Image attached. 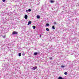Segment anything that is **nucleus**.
Listing matches in <instances>:
<instances>
[{"instance_id": "obj_1", "label": "nucleus", "mask_w": 79, "mask_h": 79, "mask_svg": "<svg viewBox=\"0 0 79 79\" xmlns=\"http://www.w3.org/2000/svg\"><path fill=\"white\" fill-rule=\"evenodd\" d=\"M37 69V66H35L33 67L32 69H31L33 70H35V69Z\"/></svg>"}, {"instance_id": "obj_2", "label": "nucleus", "mask_w": 79, "mask_h": 79, "mask_svg": "<svg viewBox=\"0 0 79 79\" xmlns=\"http://www.w3.org/2000/svg\"><path fill=\"white\" fill-rule=\"evenodd\" d=\"M18 32L15 31H13V32L12 33V34L15 35V34H18Z\"/></svg>"}, {"instance_id": "obj_3", "label": "nucleus", "mask_w": 79, "mask_h": 79, "mask_svg": "<svg viewBox=\"0 0 79 79\" xmlns=\"http://www.w3.org/2000/svg\"><path fill=\"white\" fill-rule=\"evenodd\" d=\"M24 18L25 19H27V15H25Z\"/></svg>"}, {"instance_id": "obj_4", "label": "nucleus", "mask_w": 79, "mask_h": 79, "mask_svg": "<svg viewBox=\"0 0 79 79\" xmlns=\"http://www.w3.org/2000/svg\"><path fill=\"white\" fill-rule=\"evenodd\" d=\"M32 22H31V21H29V22L28 23V25H29V24H30Z\"/></svg>"}, {"instance_id": "obj_5", "label": "nucleus", "mask_w": 79, "mask_h": 79, "mask_svg": "<svg viewBox=\"0 0 79 79\" xmlns=\"http://www.w3.org/2000/svg\"><path fill=\"white\" fill-rule=\"evenodd\" d=\"M32 27H33V29H35V26H32Z\"/></svg>"}, {"instance_id": "obj_6", "label": "nucleus", "mask_w": 79, "mask_h": 79, "mask_svg": "<svg viewBox=\"0 0 79 79\" xmlns=\"http://www.w3.org/2000/svg\"><path fill=\"white\" fill-rule=\"evenodd\" d=\"M46 30L47 31H49L50 30H49V29L48 28H46Z\"/></svg>"}, {"instance_id": "obj_7", "label": "nucleus", "mask_w": 79, "mask_h": 79, "mask_svg": "<svg viewBox=\"0 0 79 79\" xmlns=\"http://www.w3.org/2000/svg\"><path fill=\"white\" fill-rule=\"evenodd\" d=\"M58 79H63V78L62 77H60L59 78H58Z\"/></svg>"}, {"instance_id": "obj_8", "label": "nucleus", "mask_w": 79, "mask_h": 79, "mask_svg": "<svg viewBox=\"0 0 79 79\" xmlns=\"http://www.w3.org/2000/svg\"><path fill=\"white\" fill-rule=\"evenodd\" d=\"M64 74L65 75H67V74H68V72H65Z\"/></svg>"}, {"instance_id": "obj_9", "label": "nucleus", "mask_w": 79, "mask_h": 79, "mask_svg": "<svg viewBox=\"0 0 79 79\" xmlns=\"http://www.w3.org/2000/svg\"><path fill=\"white\" fill-rule=\"evenodd\" d=\"M37 18L38 19H39V18H40V16H39V15H37Z\"/></svg>"}, {"instance_id": "obj_10", "label": "nucleus", "mask_w": 79, "mask_h": 79, "mask_svg": "<svg viewBox=\"0 0 79 79\" xmlns=\"http://www.w3.org/2000/svg\"><path fill=\"white\" fill-rule=\"evenodd\" d=\"M19 56H21V53H19Z\"/></svg>"}, {"instance_id": "obj_11", "label": "nucleus", "mask_w": 79, "mask_h": 79, "mask_svg": "<svg viewBox=\"0 0 79 79\" xmlns=\"http://www.w3.org/2000/svg\"><path fill=\"white\" fill-rule=\"evenodd\" d=\"M26 55V54H25V53L24 52H23L22 53V55L23 56H24V55Z\"/></svg>"}, {"instance_id": "obj_12", "label": "nucleus", "mask_w": 79, "mask_h": 79, "mask_svg": "<svg viewBox=\"0 0 79 79\" xmlns=\"http://www.w3.org/2000/svg\"><path fill=\"white\" fill-rule=\"evenodd\" d=\"M52 28L53 29H55V26H53L52 27Z\"/></svg>"}, {"instance_id": "obj_13", "label": "nucleus", "mask_w": 79, "mask_h": 79, "mask_svg": "<svg viewBox=\"0 0 79 79\" xmlns=\"http://www.w3.org/2000/svg\"><path fill=\"white\" fill-rule=\"evenodd\" d=\"M34 55H37V52H35L34 53Z\"/></svg>"}, {"instance_id": "obj_14", "label": "nucleus", "mask_w": 79, "mask_h": 79, "mask_svg": "<svg viewBox=\"0 0 79 79\" xmlns=\"http://www.w3.org/2000/svg\"><path fill=\"white\" fill-rule=\"evenodd\" d=\"M50 2H51V3H54V1H53L52 0H51L50 1Z\"/></svg>"}, {"instance_id": "obj_15", "label": "nucleus", "mask_w": 79, "mask_h": 79, "mask_svg": "<svg viewBox=\"0 0 79 79\" xmlns=\"http://www.w3.org/2000/svg\"><path fill=\"white\" fill-rule=\"evenodd\" d=\"M46 25L47 26H49V24L48 23H47L46 24Z\"/></svg>"}, {"instance_id": "obj_16", "label": "nucleus", "mask_w": 79, "mask_h": 79, "mask_svg": "<svg viewBox=\"0 0 79 79\" xmlns=\"http://www.w3.org/2000/svg\"><path fill=\"white\" fill-rule=\"evenodd\" d=\"M28 11H29L30 12L31 11V9H28Z\"/></svg>"}, {"instance_id": "obj_17", "label": "nucleus", "mask_w": 79, "mask_h": 79, "mask_svg": "<svg viewBox=\"0 0 79 79\" xmlns=\"http://www.w3.org/2000/svg\"><path fill=\"white\" fill-rule=\"evenodd\" d=\"M61 68H64V66L62 65L61 66Z\"/></svg>"}, {"instance_id": "obj_18", "label": "nucleus", "mask_w": 79, "mask_h": 79, "mask_svg": "<svg viewBox=\"0 0 79 79\" xmlns=\"http://www.w3.org/2000/svg\"><path fill=\"white\" fill-rule=\"evenodd\" d=\"M6 36L5 35H4L3 36H2V37H3V38H5Z\"/></svg>"}, {"instance_id": "obj_19", "label": "nucleus", "mask_w": 79, "mask_h": 79, "mask_svg": "<svg viewBox=\"0 0 79 79\" xmlns=\"http://www.w3.org/2000/svg\"><path fill=\"white\" fill-rule=\"evenodd\" d=\"M6 0H2V2H5Z\"/></svg>"}, {"instance_id": "obj_20", "label": "nucleus", "mask_w": 79, "mask_h": 79, "mask_svg": "<svg viewBox=\"0 0 79 79\" xmlns=\"http://www.w3.org/2000/svg\"><path fill=\"white\" fill-rule=\"evenodd\" d=\"M26 12H27L28 11V10H26Z\"/></svg>"}, {"instance_id": "obj_21", "label": "nucleus", "mask_w": 79, "mask_h": 79, "mask_svg": "<svg viewBox=\"0 0 79 79\" xmlns=\"http://www.w3.org/2000/svg\"><path fill=\"white\" fill-rule=\"evenodd\" d=\"M54 23L55 24H56V23L55 22Z\"/></svg>"}, {"instance_id": "obj_22", "label": "nucleus", "mask_w": 79, "mask_h": 79, "mask_svg": "<svg viewBox=\"0 0 79 79\" xmlns=\"http://www.w3.org/2000/svg\"><path fill=\"white\" fill-rule=\"evenodd\" d=\"M50 60H52V57H51V58H50Z\"/></svg>"}, {"instance_id": "obj_23", "label": "nucleus", "mask_w": 79, "mask_h": 79, "mask_svg": "<svg viewBox=\"0 0 79 79\" xmlns=\"http://www.w3.org/2000/svg\"><path fill=\"white\" fill-rule=\"evenodd\" d=\"M40 37H42V36H41V35H40Z\"/></svg>"}]
</instances>
